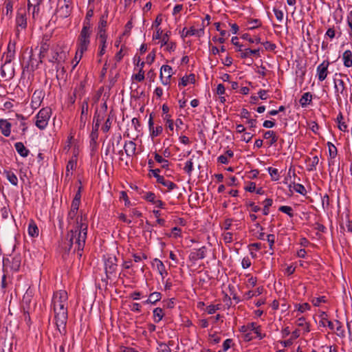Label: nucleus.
<instances>
[{"label":"nucleus","instance_id":"nucleus-1","mask_svg":"<svg viewBox=\"0 0 352 352\" xmlns=\"http://www.w3.org/2000/svg\"><path fill=\"white\" fill-rule=\"evenodd\" d=\"M88 224L85 214L76 218L74 222L73 228L67 232L63 248L65 252H69L72 248L74 252H77L78 256H82L87 234Z\"/></svg>","mask_w":352,"mask_h":352},{"label":"nucleus","instance_id":"nucleus-2","mask_svg":"<svg viewBox=\"0 0 352 352\" xmlns=\"http://www.w3.org/2000/svg\"><path fill=\"white\" fill-rule=\"evenodd\" d=\"M67 293L65 290H60L54 294L52 305L54 311V318L56 327L61 333L60 328L64 330L67 320Z\"/></svg>","mask_w":352,"mask_h":352},{"label":"nucleus","instance_id":"nucleus-3","mask_svg":"<svg viewBox=\"0 0 352 352\" xmlns=\"http://www.w3.org/2000/svg\"><path fill=\"white\" fill-rule=\"evenodd\" d=\"M91 27L89 23L84 22V25L78 37V50L80 51V58L82 54L87 50L90 43Z\"/></svg>","mask_w":352,"mask_h":352},{"label":"nucleus","instance_id":"nucleus-4","mask_svg":"<svg viewBox=\"0 0 352 352\" xmlns=\"http://www.w3.org/2000/svg\"><path fill=\"white\" fill-rule=\"evenodd\" d=\"M51 109L43 108L39 111L36 116V126L40 129H44L50 118Z\"/></svg>","mask_w":352,"mask_h":352},{"label":"nucleus","instance_id":"nucleus-5","mask_svg":"<svg viewBox=\"0 0 352 352\" xmlns=\"http://www.w3.org/2000/svg\"><path fill=\"white\" fill-rule=\"evenodd\" d=\"M72 6L69 0H59L57 12L61 18H67L70 15Z\"/></svg>","mask_w":352,"mask_h":352},{"label":"nucleus","instance_id":"nucleus-6","mask_svg":"<svg viewBox=\"0 0 352 352\" xmlns=\"http://www.w3.org/2000/svg\"><path fill=\"white\" fill-rule=\"evenodd\" d=\"M329 64V60H324L317 67V75L320 81H323L327 78Z\"/></svg>","mask_w":352,"mask_h":352},{"label":"nucleus","instance_id":"nucleus-7","mask_svg":"<svg viewBox=\"0 0 352 352\" xmlns=\"http://www.w3.org/2000/svg\"><path fill=\"white\" fill-rule=\"evenodd\" d=\"M172 76V67L169 65H165L161 67L160 78L164 85H167L169 82L170 78Z\"/></svg>","mask_w":352,"mask_h":352},{"label":"nucleus","instance_id":"nucleus-8","mask_svg":"<svg viewBox=\"0 0 352 352\" xmlns=\"http://www.w3.org/2000/svg\"><path fill=\"white\" fill-rule=\"evenodd\" d=\"M116 258L115 256L113 257H109L106 261L104 263L105 266V272L107 276H108V274H113L116 269L117 264H116Z\"/></svg>","mask_w":352,"mask_h":352},{"label":"nucleus","instance_id":"nucleus-9","mask_svg":"<svg viewBox=\"0 0 352 352\" xmlns=\"http://www.w3.org/2000/svg\"><path fill=\"white\" fill-rule=\"evenodd\" d=\"M22 261V256L21 254H15L11 259L10 263V267L14 272H18L21 267Z\"/></svg>","mask_w":352,"mask_h":352},{"label":"nucleus","instance_id":"nucleus-10","mask_svg":"<svg viewBox=\"0 0 352 352\" xmlns=\"http://www.w3.org/2000/svg\"><path fill=\"white\" fill-rule=\"evenodd\" d=\"M50 36L49 35H44L43 37V40L41 43V47H40V52H39V56L40 58H42L45 56V54L49 50L50 47Z\"/></svg>","mask_w":352,"mask_h":352},{"label":"nucleus","instance_id":"nucleus-11","mask_svg":"<svg viewBox=\"0 0 352 352\" xmlns=\"http://www.w3.org/2000/svg\"><path fill=\"white\" fill-rule=\"evenodd\" d=\"M319 317L320 318V321L319 322V324L320 326L326 327L328 326V327L331 330L334 329V324L333 323L329 320L327 314L324 311H321V313L319 315Z\"/></svg>","mask_w":352,"mask_h":352},{"label":"nucleus","instance_id":"nucleus-12","mask_svg":"<svg viewBox=\"0 0 352 352\" xmlns=\"http://www.w3.org/2000/svg\"><path fill=\"white\" fill-rule=\"evenodd\" d=\"M43 93L41 91L36 90L32 96L31 104L33 108H38L41 102Z\"/></svg>","mask_w":352,"mask_h":352},{"label":"nucleus","instance_id":"nucleus-13","mask_svg":"<svg viewBox=\"0 0 352 352\" xmlns=\"http://www.w3.org/2000/svg\"><path fill=\"white\" fill-rule=\"evenodd\" d=\"M0 130L4 136L8 137L11 132V124L6 120L0 119Z\"/></svg>","mask_w":352,"mask_h":352},{"label":"nucleus","instance_id":"nucleus-14","mask_svg":"<svg viewBox=\"0 0 352 352\" xmlns=\"http://www.w3.org/2000/svg\"><path fill=\"white\" fill-rule=\"evenodd\" d=\"M263 138L265 140H269L267 142L269 146L274 145L278 140V136L274 131H267L263 134Z\"/></svg>","mask_w":352,"mask_h":352},{"label":"nucleus","instance_id":"nucleus-15","mask_svg":"<svg viewBox=\"0 0 352 352\" xmlns=\"http://www.w3.org/2000/svg\"><path fill=\"white\" fill-rule=\"evenodd\" d=\"M124 149L126 155L131 157L135 154L136 144L133 141H128L124 144Z\"/></svg>","mask_w":352,"mask_h":352},{"label":"nucleus","instance_id":"nucleus-16","mask_svg":"<svg viewBox=\"0 0 352 352\" xmlns=\"http://www.w3.org/2000/svg\"><path fill=\"white\" fill-rule=\"evenodd\" d=\"M214 25L216 26L217 30L220 32V35H221V37H219L218 38L214 37L213 41H218L220 43H223L226 41V38L230 36V34L226 30L220 29L221 24L219 23H215Z\"/></svg>","mask_w":352,"mask_h":352},{"label":"nucleus","instance_id":"nucleus-17","mask_svg":"<svg viewBox=\"0 0 352 352\" xmlns=\"http://www.w3.org/2000/svg\"><path fill=\"white\" fill-rule=\"evenodd\" d=\"M15 54V44H11L10 43L8 46V52L5 56L6 64L10 63L14 57Z\"/></svg>","mask_w":352,"mask_h":352},{"label":"nucleus","instance_id":"nucleus-18","mask_svg":"<svg viewBox=\"0 0 352 352\" xmlns=\"http://www.w3.org/2000/svg\"><path fill=\"white\" fill-rule=\"evenodd\" d=\"M16 22L18 27L25 29L27 26V19L25 13L19 12L16 18Z\"/></svg>","mask_w":352,"mask_h":352},{"label":"nucleus","instance_id":"nucleus-19","mask_svg":"<svg viewBox=\"0 0 352 352\" xmlns=\"http://www.w3.org/2000/svg\"><path fill=\"white\" fill-rule=\"evenodd\" d=\"M344 65L346 67H352V52L351 50H346L342 54Z\"/></svg>","mask_w":352,"mask_h":352},{"label":"nucleus","instance_id":"nucleus-20","mask_svg":"<svg viewBox=\"0 0 352 352\" xmlns=\"http://www.w3.org/2000/svg\"><path fill=\"white\" fill-rule=\"evenodd\" d=\"M15 149L21 157H27L29 154V150L27 149L22 142H16L14 144Z\"/></svg>","mask_w":352,"mask_h":352},{"label":"nucleus","instance_id":"nucleus-21","mask_svg":"<svg viewBox=\"0 0 352 352\" xmlns=\"http://www.w3.org/2000/svg\"><path fill=\"white\" fill-rule=\"evenodd\" d=\"M157 182L167 187L168 190H173L177 187L176 184L169 180H166L163 176H158Z\"/></svg>","mask_w":352,"mask_h":352},{"label":"nucleus","instance_id":"nucleus-22","mask_svg":"<svg viewBox=\"0 0 352 352\" xmlns=\"http://www.w3.org/2000/svg\"><path fill=\"white\" fill-rule=\"evenodd\" d=\"M312 95L309 92L305 93L301 98L299 100V102L302 107H306L308 104L311 102Z\"/></svg>","mask_w":352,"mask_h":352},{"label":"nucleus","instance_id":"nucleus-23","mask_svg":"<svg viewBox=\"0 0 352 352\" xmlns=\"http://www.w3.org/2000/svg\"><path fill=\"white\" fill-rule=\"evenodd\" d=\"M251 55H255L257 57L260 56V49L251 50L250 48H246L244 50V52L241 54V58H245L249 57Z\"/></svg>","mask_w":352,"mask_h":352},{"label":"nucleus","instance_id":"nucleus-24","mask_svg":"<svg viewBox=\"0 0 352 352\" xmlns=\"http://www.w3.org/2000/svg\"><path fill=\"white\" fill-rule=\"evenodd\" d=\"M195 75L192 74L189 76H186L182 78L181 82H179V86L182 85L184 87L186 86L188 83H195Z\"/></svg>","mask_w":352,"mask_h":352},{"label":"nucleus","instance_id":"nucleus-25","mask_svg":"<svg viewBox=\"0 0 352 352\" xmlns=\"http://www.w3.org/2000/svg\"><path fill=\"white\" fill-rule=\"evenodd\" d=\"M28 234L32 237L38 235V228L33 221H31L28 225Z\"/></svg>","mask_w":352,"mask_h":352},{"label":"nucleus","instance_id":"nucleus-26","mask_svg":"<svg viewBox=\"0 0 352 352\" xmlns=\"http://www.w3.org/2000/svg\"><path fill=\"white\" fill-rule=\"evenodd\" d=\"M202 271L199 270V288L201 287L204 289H208L210 286V278L207 276V279L201 278Z\"/></svg>","mask_w":352,"mask_h":352},{"label":"nucleus","instance_id":"nucleus-27","mask_svg":"<svg viewBox=\"0 0 352 352\" xmlns=\"http://www.w3.org/2000/svg\"><path fill=\"white\" fill-rule=\"evenodd\" d=\"M4 174L6 175L8 180L14 186H17L18 179L16 175L10 170H5Z\"/></svg>","mask_w":352,"mask_h":352},{"label":"nucleus","instance_id":"nucleus-28","mask_svg":"<svg viewBox=\"0 0 352 352\" xmlns=\"http://www.w3.org/2000/svg\"><path fill=\"white\" fill-rule=\"evenodd\" d=\"M162 298V294L160 292H153L150 294L148 298L144 302L145 303L155 304L159 301Z\"/></svg>","mask_w":352,"mask_h":352},{"label":"nucleus","instance_id":"nucleus-29","mask_svg":"<svg viewBox=\"0 0 352 352\" xmlns=\"http://www.w3.org/2000/svg\"><path fill=\"white\" fill-rule=\"evenodd\" d=\"M77 213H78L77 210L70 209V210L68 213V223L69 226H74V222L76 221V218L78 217V216H76ZM81 215H82V213L79 217H80Z\"/></svg>","mask_w":352,"mask_h":352},{"label":"nucleus","instance_id":"nucleus-30","mask_svg":"<svg viewBox=\"0 0 352 352\" xmlns=\"http://www.w3.org/2000/svg\"><path fill=\"white\" fill-rule=\"evenodd\" d=\"M334 83H335V89H336V93H338L339 91L342 94L344 89H345V85H344V82L342 80L340 79V80H334Z\"/></svg>","mask_w":352,"mask_h":352},{"label":"nucleus","instance_id":"nucleus-31","mask_svg":"<svg viewBox=\"0 0 352 352\" xmlns=\"http://www.w3.org/2000/svg\"><path fill=\"white\" fill-rule=\"evenodd\" d=\"M153 316L155 322H159L163 318L164 314L162 308L157 307L153 310Z\"/></svg>","mask_w":352,"mask_h":352},{"label":"nucleus","instance_id":"nucleus-32","mask_svg":"<svg viewBox=\"0 0 352 352\" xmlns=\"http://www.w3.org/2000/svg\"><path fill=\"white\" fill-rule=\"evenodd\" d=\"M343 118H343L342 113L341 112H340L337 117L336 121L338 123L339 129L342 131H346V130L347 129V126L345 124V122H343L342 121L343 120Z\"/></svg>","mask_w":352,"mask_h":352},{"label":"nucleus","instance_id":"nucleus-33","mask_svg":"<svg viewBox=\"0 0 352 352\" xmlns=\"http://www.w3.org/2000/svg\"><path fill=\"white\" fill-rule=\"evenodd\" d=\"M155 261L157 263V268L160 272V274L162 275V276L164 278V274L167 275V272L165 270V266L164 263L159 259L155 258Z\"/></svg>","mask_w":352,"mask_h":352},{"label":"nucleus","instance_id":"nucleus-34","mask_svg":"<svg viewBox=\"0 0 352 352\" xmlns=\"http://www.w3.org/2000/svg\"><path fill=\"white\" fill-rule=\"evenodd\" d=\"M99 127L100 125H98V122L97 121L93 125L92 131L90 135L92 141H95L98 138Z\"/></svg>","mask_w":352,"mask_h":352},{"label":"nucleus","instance_id":"nucleus-35","mask_svg":"<svg viewBox=\"0 0 352 352\" xmlns=\"http://www.w3.org/2000/svg\"><path fill=\"white\" fill-rule=\"evenodd\" d=\"M267 170L273 181H278L279 179V173L278 169L269 167Z\"/></svg>","mask_w":352,"mask_h":352},{"label":"nucleus","instance_id":"nucleus-36","mask_svg":"<svg viewBox=\"0 0 352 352\" xmlns=\"http://www.w3.org/2000/svg\"><path fill=\"white\" fill-rule=\"evenodd\" d=\"M155 160L157 162L162 164V168H166L168 166V160L164 159L161 155L157 153L155 154Z\"/></svg>","mask_w":352,"mask_h":352},{"label":"nucleus","instance_id":"nucleus-37","mask_svg":"<svg viewBox=\"0 0 352 352\" xmlns=\"http://www.w3.org/2000/svg\"><path fill=\"white\" fill-rule=\"evenodd\" d=\"M309 160H311V163L309 164L307 170L309 171H314L316 170V166L318 164L319 158L318 156H314L312 159L309 158Z\"/></svg>","mask_w":352,"mask_h":352},{"label":"nucleus","instance_id":"nucleus-38","mask_svg":"<svg viewBox=\"0 0 352 352\" xmlns=\"http://www.w3.org/2000/svg\"><path fill=\"white\" fill-rule=\"evenodd\" d=\"M273 201L272 199L267 198L263 201L264 208L263 210V213L264 215H267L269 214V208L272 205Z\"/></svg>","mask_w":352,"mask_h":352},{"label":"nucleus","instance_id":"nucleus-39","mask_svg":"<svg viewBox=\"0 0 352 352\" xmlns=\"http://www.w3.org/2000/svg\"><path fill=\"white\" fill-rule=\"evenodd\" d=\"M278 210L287 214L290 217H294L293 209L290 206H282L279 207Z\"/></svg>","mask_w":352,"mask_h":352},{"label":"nucleus","instance_id":"nucleus-40","mask_svg":"<svg viewBox=\"0 0 352 352\" xmlns=\"http://www.w3.org/2000/svg\"><path fill=\"white\" fill-rule=\"evenodd\" d=\"M144 63L142 62L141 63V68H140L139 72L133 76V78L135 80H138V82H141L144 79V72L142 69V67H144Z\"/></svg>","mask_w":352,"mask_h":352},{"label":"nucleus","instance_id":"nucleus-41","mask_svg":"<svg viewBox=\"0 0 352 352\" xmlns=\"http://www.w3.org/2000/svg\"><path fill=\"white\" fill-rule=\"evenodd\" d=\"M189 260L191 264L190 265V267H193L196 266V262L198 260V252H192L189 255Z\"/></svg>","mask_w":352,"mask_h":352},{"label":"nucleus","instance_id":"nucleus-42","mask_svg":"<svg viewBox=\"0 0 352 352\" xmlns=\"http://www.w3.org/2000/svg\"><path fill=\"white\" fill-rule=\"evenodd\" d=\"M327 146L329 147V156L331 158H334L337 155L338 152L336 147L330 142H327Z\"/></svg>","mask_w":352,"mask_h":352},{"label":"nucleus","instance_id":"nucleus-43","mask_svg":"<svg viewBox=\"0 0 352 352\" xmlns=\"http://www.w3.org/2000/svg\"><path fill=\"white\" fill-rule=\"evenodd\" d=\"M275 235L274 234H267V241L269 243V246H270V249L272 251V253H270L271 254H273V250H274V243H275Z\"/></svg>","mask_w":352,"mask_h":352},{"label":"nucleus","instance_id":"nucleus-44","mask_svg":"<svg viewBox=\"0 0 352 352\" xmlns=\"http://www.w3.org/2000/svg\"><path fill=\"white\" fill-rule=\"evenodd\" d=\"M336 323L337 324L336 327V333L340 338L344 337V331L342 328V324L339 320H336Z\"/></svg>","mask_w":352,"mask_h":352},{"label":"nucleus","instance_id":"nucleus-45","mask_svg":"<svg viewBox=\"0 0 352 352\" xmlns=\"http://www.w3.org/2000/svg\"><path fill=\"white\" fill-rule=\"evenodd\" d=\"M294 189L296 192L305 195L307 193V190L305 186L300 184H294Z\"/></svg>","mask_w":352,"mask_h":352},{"label":"nucleus","instance_id":"nucleus-46","mask_svg":"<svg viewBox=\"0 0 352 352\" xmlns=\"http://www.w3.org/2000/svg\"><path fill=\"white\" fill-rule=\"evenodd\" d=\"M98 37H99L100 43H106L107 42V36L106 34L105 29L100 28V30H99Z\"/></svg>","mask_w":352,"mask_h":352},{"label":"nucleus","instance_id":"nucleus-47","mask_svg":"<svg viewBox=\"0 0 352 352\" xmlns=\"http://www.w3.org/2000/svg\"><path fill=\"white\" fill-rule=\"evenodd\" d=\"M184 169L188 175L190 174L193 169V162L192 160L186 162Z\"/></svg>","mask_w":352,"mask_h":352},{"label":"nucleus","instance_id":"nucleus-48","mask_svg":"<svg viewBox=\"0 0 352 352\" xmlns=\"http://www.w3.org/2000/svg\"><path fill=\"white\" fill-rule=\"evenodd\" d=\"M313 305L316 307L320 306V303L326 302L325 296H320L318 298H314L311 300Z\"/></svg>","mask_w":352,"mask_h":352},{"label":"nucleus","instance_id":"nucleus-49","mask_svg":"<svg viewBox=\"0 0 352 352\" xmlns=\"http://www.w3.org/2000/svg\"><path fill=\"white\" fill-rule=\"evenodd\" d=\"M248 23L250 25L249 27L250 30L255 29L261 25V22L258 19H252Z\"/></svg>","mask_w":352,"mask_h":352},{"label":"nucleus","instance_id":"nucleus-50","mask_svg":"<svg viewBox=\"0 0 352 352\" xmlns=\"http://www.w3.org/2000/svg\"><path fill=\"white\" fill-rule=\"evenodd\" d=\"M156 197H155V195L151 192H148L146 194V195L144 196V199L149 201V202H151L153 204H155V199Z\"/></svg>","mask_w":352,"mask_h":352},{"label":"nucleus","instance_id":"nucleus-51","mask_svg":"<svg viewBox=\"0 0 352 352\" xmlns=\"http://www.w3.org/2000/svg\"><path fill=\"white\" fill-rule=\"evenodd\" d=\"M298 311L301 312V313H303V312H305L307 310H309L310 308H311V306L307 302H305V303H302V304H299V305H298Z\"/></svg>","mask_w":352,"mask_h":352},{"label":"nucleus","instance_id":"nucleus-52","mask_svg":"<svg viewBox=\"0 0 352 352\" xmlns=\"http://www.w3.org/2000/svg\"><path fill=\"white\" fill-rule=\"evenodd\" d=\"M242 38L248 40L250 43H253L256 42V43H261V38H256L255 40L252 39L248 34H243L241 36Z\"/></svg>","mask_w":352,"mask_h":352},{"label":"nucleus","instance_id":"nucleus-53","mask_svg":"<svg viewBox=\"0 0 352 352\" xmlns=\"http://www.w3.org/2000/svg\"><path fill=\"white\" fill-rule=\"evenodd\" d=\"M266 50L274 51L276 48V45L270 41H265L263 43Z\"/></svg>","mask_w":352,"mask_h":352},{"label":"nucleus","instance_id":"nucleus-54","mask_svg":"<svg viewBox=\"0 0 352 352\" xmlns=\"http://www.w3.org/2000/svg\"><path fill=\"white\" fill-rule=\"evenodd\" d=\"M198 31L195 28V26H191L190 28H187V30L186 31V36H193V35H196L197 34Z\"/></svg>","mask_w":352,"mask_h":352},{"label":"nucleus","instance_id":"nucleus-55","mask_svg":"<svg viewBox=\"0 0 352 352\" xmlns=\"http://www.w3.org/2000/svg\"><path fill=\"white\" fill-rule=\"evenodd\" d=\"M322 204L324 208H327L329 206V197L327 194H325L322 197Z\"/></svg>","mask_w":352,"mask_h":352},{"label":"nucleus","instance_id":"nucleus-56","mask_svg":"<svg viewBox=\"0 0 352 352\" xmlns=\"http://www.w3.org/2000/svg\"><path fill=\"white\" fill-rule=\"evenodd\" d=\"M6 14L8 16V15H11L12 12V9H13V3L10 1H8L6 4Z\"/></svg>","mask_w":352,"mask_h":352},{"label":"nucleus","instance_id":"nucleus-57","mask_svg":"<svg viewBox=\"0 0 352 352\" xmlns=\"http://www.w3.org/2000/svg\"><path fill=\"white\" fill-rule=\"evenodd\" d=\"M111 125V122L110 121V118H108L104 124V126L102 127V130L103 132L107 133L109 131Z\"/></svg>","mask_w":352,"mask_h":352},{"label":"nucleus","instance_id":"nucleus-58","mask_svg":"<svg viewBox=\"0 0 352 352\" xmlns=\"http://www.w3.org/2000/svg\"><path fill=\"white\" fill-rule=\"evenodd\" d=\"M151 130H152L151 135L156 137V136L159 135L162 132L163 129H162V126H156L155 129H154L153 128V129H151Z\"/></svg>","mask_w":352,"mask_h":352},{"label":"nucleus","instance_id":"nucleus-59","mask_svg":"<svg viewBox=\"0 0 352 352\" xmlns=\"http://www.w3.org/2000/svg\"><path fill=\"white\" fill-rule=\"evenodd\" d=\"M88 113V102L85 100L82 104V109H81V118L83 115H87Z\"/></svg>","mask_w":352,"mask_h":352},{"label":"nucleus","instance_id":"nucleus-60","mask_svg":"<svg viewBox=\"0 0 352 352\" xmlns=\"http://www.w3.org/2000/svg\"><path fill=\"white\" fill-rule=\"evenodd\" d=\"M232 342V339H226L223 343V351H228L230 348Z\"/></svg>","mask_w":352,"mask_h":352},{"label":"nucleus","instance_id":"nucleus-61","mask_svg":"<svg viewBox=\"0 0 352 352\" xmlns=\"http://www.w3.org/2000/svg\"><path fill=\"white\" fill-rule=\"evenodd\" d=\"M274 14L276 16V18L277 19V20H278L279 21H281L283 19V11L280 10H278L276 8H274Z\"/></svg>","mask_w":352,"mask_h":352},{"label":"nucleus","instance_id":"nucleus-62","mask_svg":"<svg viewBox=\"0 0 352 352\" xmlns=\"http://www.w3.org/2000/svg\"><path fill=\"white\" fill-rule=\"evenodd\" d=\"M242 267L244 269L248 268L251 265L250 259L248 257H245L242 260Z\"/></svg>","mask_w":352,"mask_h":352},{"label":"nucleus","instance_id":"nucleus-63","mask_svg":"<svg viewBox=\"0 0 352 352\" xmlns=\"http://www.w3.org/2000/svg\"><path fill=\"white\" fill-rule=\"evenodd\" d=\"M223 240L225 243H231L232 241V234L231 232H226L223 235Z\"/></svg>","mask_w":352,"mask_h":352},{"label":"nucleus","instance_id":"nucleus-64","mask_svg":"<svg viewBox=\"0 0 352 352\" xmlns=\"http://www.w3.org/2000/svg\"><path fill=\"white\" fill-rule=\"evenodd\" d=\"M245 189L246 191L253 192L256 190V184L254 182H250V184Z\"/></svg>","mask_w":352,"mask_h":352}]
</instances>
